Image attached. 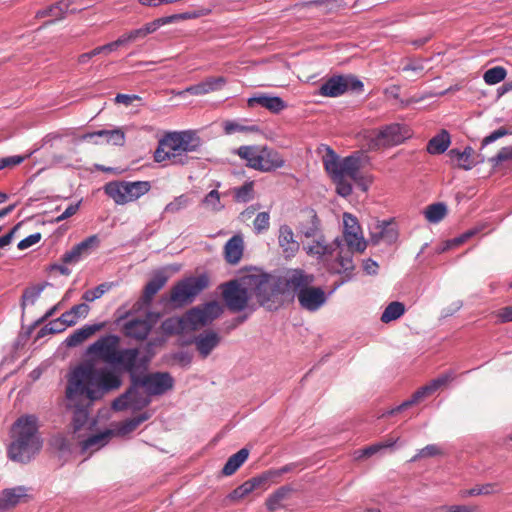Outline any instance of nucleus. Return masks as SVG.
<instances>
[{"label": "nucleus", "instance_id": "obj_3", "mask_svg": "<svg viewBox=\"0 0 512 512\" xmlns=\"http://www.w3.org/2000/svg\"><path fill=\"white\" fill-rule=\"evenodd\" d=\"M11 437L13 441L8 446V457L14 462H30L42 447L38 418L30 414L19 417L12 426Z\"/></svg>", "mask_w": 512, "mask_h": 512}, {"label": "nucleus", "instance_id": "obj_34", "mask_svg": "<svg viewBox=\"0 0 512 512\" xmlns=\"http://www.w3.org/2000/svg\"><path fill=\"white\" fill-rule=\"evenodd\" d=\"M103 327L102 323L98 324H86L81 328H78L73 333H71L66 339L65 343L68 347H75L85 341L88 337L94 334L96 331L100 330Z\"/></svg>", "mask_w": 512, "mask_h": 512}, {"label": "nucleus", "instance_id": "obj_50", "mask_svg": "<svg viewBox=\"0 0 512 512\" xmlns=\"http://www.w3.org/2000/svg\"><path fill=\"white\" fill-rule=\"evenodd\" d=\"M360 158L354 155L346 156L342 159V181H347L349 177L357 168H360Z\"/></svg>", "mask_w": 512, "mask_h": 512}, {"label": "nucleus", "instance_id": "obj_2", "mask_svg": "<svg viewBox=\"0 0 512 512\" xmlns=\"http://www.w3.org/2000/svg\"><path fill=\"white\" fill-rule=\"evenodd\" d=\"M119 345L120 337L118 335L107 334L92 343L88 352L109 364L111 367L108 368L115 371L120 377V373L131 370L147 357L154 356L152 342L147 343L143 353L137 347L119 348Z\"/></svg>", "mask_w": 512, "mask_h": 512}, {"label": "nucleus", "instance_id": "obj_28", "mask_svg": "<svg viewBox=\"0 0 512 512\" xmlns=\"http://www.w3.org/2000/svg\"><path fill=\"white\" fill-rule=\"evenodd\" d=\"M176 138H178V144L181 147L182 153L186 156L199 151L202 146L200 137L191 130L176 131Z\"/></svg>", "mask_w": 512, "mask_h": 512}, {"label": "nucleus", "instance_id": "obj_21", "mask_svg": "<svg viewBox=\"0 0 512 512\" xmlns=\"http://www.w3.org/2000/svg\"><path fill=\"white\" fill-rule=\"evenodd\" d=\"M335 250L339 249V255L336 259L339 268L335 271L338 274H344L345 279L339 284H343L345 281H348L352 278V272L355 269V265L353 263V252L350 250H345L343 241L340 237H336L334 239Z\"/></svg>", "mask_w": 512, "mask_h": 512}, {"label": "nucleus", "instance_id": "obj_55", "mask_svg": "<svg viewBox=\"0 0 512 512\" xmlns=\"http://www.w3.org/2000/svg\"><path fill=\"white\" fill-rule=\"evenodd\" d=\"M150 415L148 413H141L132 418L127 419L122 425V431L125 433L132 432L135 430L140 424L148 420Z\"/></svg>", "mask_w": 512, "mask_h": 512}, {"label": "nucleus", "instance_id": "obj_11", "mask_svg": "<svg viewBox=\"0 0 512 512\" xmlns=\"http://www.w3.org/2000/svg\"><path fill=\"white\" fill-rule=\"evenodd\" d=\"M221 288L223 300L231 312L238 313L247 308L251 292L249 286L244 284V277L240 281L234 279L223 283Z\"/></svg>", "mask_w": 512, "mask_h": 512}, {"label": "nucleus", "instance_id": "obj_58", "mask_svg": "<svg viewBox=\"0 0 512 512\" xmlns=\"http://www.w3.org/2000/svg\"><path fill=\"white\" fill-rule=\"evenodd\" d=\"M270 225V215L269 212H260L256 215L253 226L254 230L257 233H262L266 230H268Z\"/></svg>", "mask_w": 512, "mask_h": 512}, {"label": "nucleus", "instance_id": "obj_39", "mask_svg": "<svg viewBox=\"0 0 512 512\" xmlns=\"http://www.w3.org/2000/svg\"><path fill=\"white\" fill-rule=\"evenodd\" d=\"M297 7L310 8V7H322L324 13H334L345 6L344 0H311L303 1L296 4Z\"/></svg>", "mask_w": 512, "mask_h": 512}, {"label": "nucleus", "instance_id": "obj_5", "mask_svg": "<svg viewBox=\"0 0 512 512\" xmlns=\"http://www.w3.org/2000/svg\"><path fill=\"white\" fill-rule=\"evenodd\" d=\"M153 357L154 356L147 357V359L135 365V367H133L131 370H127L124 372L127 373L129 376L130 386L123 394H121L113 401L112 408L114 410L122 411L128 408H131L133 410H141L150 404V397H145L140 393L139 389L141 387H135L133 389V375H135V371L137 370H145L147 367H150V363Z\"/></svg>", "mask_w": 512, "mask_h": 512}, {"label": "nucleus", "instance_id": "obj_40", "mask_svg": "<svg viewBox=\"0 0 512 512\" xmlns=\"http://www.w3.org/2000/svg\"><path fill=\"white\" fill-rule=\"evenodd\" d=\"M248 456L249 450L247 448H242L235 454L231 455L222 469V474L225 476H231L234 474L248 459Z\"/></svg>", "mask_w": 512, "mask_h": 512}, {"label": "nucleus", "instance_id": "obj_46", "mask_svg": "<svg viewBox=\"0 0 512 512\" xmlns=\"http://www.w3.org/2000/svg\"><path fill=\"white\" fill-rule=\"evenodd\" d=\"M500 492L499 485L496 483H486L483 485H476L475 487L465 490L463 496H479V495H490Z\"/></svg>", "mask_w": 512, "mask_h": 512}, {"label": "nucleus", "instance_id": "obj_52", "mask_svg": "<svg viewBox=\"0 0 512 512\" xmlns=\"http://www.w3.org/2000/svg\"><path fill=\"white\" fill-rule=\"evenodd\" d=\"M223 130L225 134L231 135L236 132H254L258 131L259 129L256 125L244 126L236 121H225L223 124Z\"/></svg>", "mask_w": 512, "mask_h": 512}, {"label": "nucleus", "instance_id": "obj_47", "mask_svg": "<svg viewBox=\"0 0 512 512\" xmlns=\"http://www.w3.org/2000/svg\"><path fill=\"white\" fill-rule=\"evenodd\" d=\"M507 75V71L502 66H495L488 69L484 75L483 79L488 85H495L499 82L503 81Z\"/></svg>", "mask_w": 512, "mask_h": 512}, {"label": "nucleus", "instance_id": "obj_41", "mask_svg": "<svg viewBox=\"0 0 512 512\" xmlns=\"http://www.w3.org/2000/svg\"><path fill=\"white\" fill-rule=\"evenodd\" d=\"M305 250L308 255L316 256L320 259L323 256L332 255L335 251V245L334 242L331 244H326L324 235L321 234L320 236L316 237L315 242L307 246Z\"/></svg>", "mask_w": 512, "mask_h": 512}, {"label": "nucleus", "instance_id": "obj_25", "mask_svg": "<svg viewBox=\"0 0 512 512\" xmlns=\"http://www.w3.org/2000/svg\"><path fill=\"white\" fill-rule=\"evenodd\" d=\"M247 103L249 107H255L256 105H259L275 114L281 112L283 109L287 107V104L281 97L270 96L266 94H258L249 97Z\"/></svg>", "mask_w": 512, "mask_h": 512}, {"label": "nucleus", "instance_id": "obj_1", "mask_svg": "<svg viewBox=\"0 0 512 512\" xmlns=\"http://www.w3.org/2000/svg\"><path fill=\"white\" fill-rule=\"evenodd\" d=\"M122 385L120 376L107 366L85 363L76 366L67 379V406L74 410L73 428L80 430L88 420L89 408L95 401Z\"/></svg>", "mask_w": 512, "mask_h": 512}, {"label": "nucleus", "instance_id": "obj_38", "mask_svg": "<svg viewBox=\"0 0 512 512\" xmlns=\"http://www.w3.org/2000/svg\"><path fill=\"white\" fill-rule=\"evenodd\" d=\"M238 155L247 162V166L260 171L262 157L261 151L256 146H241Z\"/></svg>", "mask_w": 512, "mask_h": 512}, {"label": "nucleus", "instance_id": "obj_33", "mask_svg": "<svg viewBox=\"0 0 512 512\" xmlns=\"http://www.w3.org/2000/svg\"><path fill=\"white\" fill-rule=\"evenodd\" d=\"M261 157L263 160L260 171L262 172H272L285 165L282 155L274 149L264 148L261 151Z\"/></svg>", "mask_w": 512, "mask_h": 512}, {"label": "nucleus", "instance_id": "obj_13", "mask_svg": "<svg viewBox=\"0 0 512 512\" xmlns=\"http://www.w3.org/2000/svg\"><path fill=\"white\" fill-rule=\"evenodd\" d=\"M325 171L332 178L336 185V192L341 197H348L352 194L353 188L348 181H342V159L329 146H326V154L323 156Z\"/></svg>", "mask_w": 512, "mask_h": 512}, {"label": "nucleus", "instance_id": "obj_4", "mask_svg": "<svg viewBox=\"0 0 512 512\" xmlns=\"http://www.w3.org/2000/svg\"><path fill=\"white\" fill-rule=\"evenodd\" d=\"M208 285L209 277L205 273L198 276L185 277L177 281L169 293L161 296L160 304L164 308L181 309L192 304Z\"/></svg>", "mask_w": 512, "mask_h": 512}, {"label": "nucleus", "instance_id": "obj_49", "mask_svg": "<svg viewBox=\"0 0 512 512\" xmlns=\"http://www.w3.org/2000/svg\"><path fill=\"white\" fill-rule=\"evenodd\" d=\"M47 285H49V283H41L27 287L22 294V306H24L26 302L34 304Z\"/></svg>", "mask_w": 512, "mask_h": 512}, {"label": "nucleus", "instance_id": "obj_32", "mask_svg": "<svg viewBox=\"0 0 512 512\" xmlns=\"http://www.w3.org/2000/svg\"><path fill=\"white\" fill-rule=\"evenodd\" d=\"M67 3L64 0H60L44 9L38 10L35 14L36 18L52 17L53 19L45 22V25H50L56 21L65 18L66 14L69 13L67 10Z\"/></svg>", "mask_w": 512, "mask_h": 512}, {"label": "nucleus", "instance_id": "obj_51", "mask_svg": "<svg viewBox=\"0 0 512 512\" xmlns=\"http://www.w3.org/2000/svg\"><path fill=\"white\" fill-rule=\"evenodd\" d=\"M202 204L212 211L218 212L224 208V205L221 203L219 192L214 189L211 190L202 200Z\"/></svg>", "mask_w": 512, "mask_h": 512}, {"label": "nucleus", "instance_id": "obj_42", "mask_svg": "<svg viewBox=\"0 0 512 512\" xmlns=\"http://www.w3.org/2000/svg\"><path fill=\"white\" fill-rule=\"evenodd\" d=\"M343 244L347 246V250L362 253L367 247V241L360 234V231L343 232Z\"/></svg>", "mask_w": 512, "mask_h": 512}, {"label": "nucleus", "instance_id": "obj_7", "mask_svg": "<svg viewBox=\"0 0 512 512\" xmlns=\"http://www.w3.org/2000/svg\"><path fill=\"white\" fill-rule=\"evenodd\" d=\"M150 189L149 181H111L104 186L105 194L118 205L136 201Z\"/></svg>", "mask_w": 512, "mask_h": 512}, {"label": "nucleus", "instance_id": "obj_9", "mask_svg": "<svg viewBox=\"0 0 512 512\" xmlns=\"http://www.w3.org/2000/svg\"><path fill=\"white\" fill-rule=\"evenodd\" d=\"M347 91L360 94L364 91V83L353 74L333 75L319 87L318 94L323 97L336 98Z\"/></svg>", "mask_w": 512, "mask_h": 512}, {"label": "nucleus", "instance_id": "obj_48", "mask_svg": "<svg viewBox=\"0 0 512 512\" xmlns=\"http://www.w3.org/2000/svg\"><path fill=\"white\" fill-rule=\"evenodd\" d=\"M109 435H110V432L107 431V432L98 433V434L89 436L87 439H85L81 443L82 451L86 452L87 450H89L95 446L97 448L104 446L106 443V439L109 437Z\"/></svg>", "mask_w": 512, "mask_h": 512}, {"label": "nucleus", "instance_id": "obj_6", "mask_svg": "<svg viewBox=\"0 0 512 512\" xmlns=\"http://www.w3.org/2000/svg\"><path fill=\"white\" fill-rule=\"evenodd\" d=\"M133 389L142 387L149 397L162 396L172 390L175 380L169 372H149V367L145 370L135 371L133 375Z\"/></svg>", "mask_w": 512, "mask_h": 512}, {"label": "nucleus", "instance_id": "obj_20", "mask_svg": "<svg viewBox=\"0 0 512 512\" xmlns=\"http://www.w3.org/2000/svg\"><path fill=\"white\" fill-rule=\"evenodd\" d=\"M398 238V231L390 221H378L370 229L369 241L373 245H378L381 241L388 245L396 242Z\"/></svg>", "mask_w": 512, "mask_h": 512}, {"label": "nucleus", "instance_id": "obj_15", "mask_svg": "<svg viewBox=\"0 0 512 512\" xmlns=\"http://www.w3.org/2000/svg\"><path fill=\"white\" fill-rule=\"evenodd\" d=\"M338 287H340V284H337L331 291L326 293L321 286L311 284V286L299 295L297 299L298 304L300 308L305 311L316 312L327 303L329 297Z\"/></svg>", "mask_w": 512, "mask_h": 512}, {"label": "nucleus", "instance_id": "obj_61", "mask_svg": "<svg viewBox=\"0 0 512 512\" xmlns=\"http://www.w3.org/2000/svg\"><path fill=\"white\" fill-rule=\"evenodd\" d=\"M360 231V225L357 218L350 214L344 213L343 215V232Z\"/></svg>", "mask_w": 512, "mask_h": 512}, {"label": "nucleus", "instance_id": "obj_17", "mask_svg": "<svg viewBox=\"0 0 512 512\" xmlns=\"http://www.w3.org/2000/svg\"><path fill=\"white\" fill-rule=\"evenodd\" d=\"M167 281L168 276L164 271L155 272L145 285L142 297L133 305V310L139 311L143 307H149L154 296L166 285Z\"/></svg>", "mask_w": 512, "mask_h": 512}, {"label": "nucleus", "instance_id": "obj_22", "mask_svg": "<svg viewBox=\"0 0 512 512\" xmlns=\"http://www.w3.org/2000/svg\"><path fill=\"white\" fill-rule=\"evenodd\" d=\"M152 330V324L147 319L133 318L126 321L122 327L123 334L137 341H144Z\"/></svg>", "mask_w": 512, "mask_h": 512}, {"label": "nucleus", "instance_id": "obj_37", "mask_svg": "<svg viewBox=\"0 0 512 512\" xmlns=\"http://www.w3.org/2000/svg\"><path fill=\"white\" fill-rule=\"evenodd\" d=\"M309 214V221L299 224L298 233L305 238H316L322 234L321 223L315 210H310Z\"/></svg>", "mask_w": 512, "mask_h": 512}, {"label": "nucleus", "instance_id": "obj_54", "mask_svg": "<svg viewBox=\"0 0 512 512\" xmlns=\"http://www.w3.org/2000/svg\"><path fill=\"white\" fill-rule=\"evenodd\" d=\"M110 288V285L107 283L99 284L98 286L94 287L93 289L86 290L83 293L82 298L87 302H93L96 299H99L102 297Z\"/></svg>", "mask_w": 512, "mask_h": 512}, {"label": "nucleus", "instance_id": "obj_63", "mask_svg": "<svg viewBox=\"0 0 512 512\" xmlns=\"http://www.w3.org/2000/svg\"><path fill=\"white\" fill-rule=\"evenodd\" d=\"M28 156L13 155L8 157L0 158V170L17 166L25 161Z\"/></svg>", "mask_w": 512, "mask_h": 512}, {"label": "nucleus", "instance_id": "obj_64", "mask_svg": "<svg viewBox=\"0 0 512 512\" xmlns=\"http://www.w3.org/2000/svg\"><path fill=\"white\" fill-rule=\"evenodd\" d=\"M41 238H42V236H41V233H39V232L30 234L27 237H25L24 239H22L21 241H19L17 247L20 250L27 249V248L37 244L41 240Z\"/></svg>", "mask_w": 512, "mask_h": 512}, {"label": "nucleus", "instance_id": "obj_10", "mask_svg": "<svg viewBox=\"0 0 512 512\" xmlns=\"http://www.w3.org/2000/svg\"><path fill=\"white\" fill-rule=\"evenodd\" d=\"M194 159L195 157L186 156L182 153L181 147L178 144V138H176V131L169 132L162 137L154 152V160L157 163L168 160L171 165L184 166Z\"/></svg>", "mask_w": 512, "mask_h": 512}, {"label": "nucleus", "instance_id": "obj_24", "mask_svg": "<svg viewBox=\"0 0 512 512\" xmlns=\"http://www.w3.org/2000/svg\"><path fill=\"white\" fill-rule=\"evenodd\" d=\"M454 379V372L448 371L441 375H439L437 378L433 379L429 384L420 387L418 390H416L412 396L410 397L412 399V402L415 404L423 400L426 396L431 395L436 390H438L440 387L447 384L449 381Z\"/></svg>", "mask_w": 512, "mask_h": 512}, {"label": "nucleus", "instance_id": "obj_16", "mask_svg": "<svg viewBox=\"0 0 512 512\" xmlns=\"http://www.w3.org/2000/svg\"><path fill=\"white\" fill-rule=\"evenodd\" d=\"M403 126L398 123H392L379 129V131L369 141V148L372 150L381 147H391L401 144L405 140Z\"/></svg>", "mask_w": 512, "mask_h": 512}, {"label": "nucleus", "instance_id": "obj_36", "mask_svg": "<svg viewBox=\"0 0 512 512\" xmlns=\"http://www.w3.org/2000/svg\"><path fill=\"white\" fill-rule=\"evenodd\" d=\"M451 137L447 130L442 129L427 144V151L432 155L443 154L450 146Z\"/></svg>", "mask_w": 512, "mask_h": 512}, {"label": "nucleus", "instance_id": "obj_45", "mask_svg": "<svg viewBox=\"0 0 512 512\" xmlns=\"http://www.w3.org/2000/svg\"><path fill=\"white\" fill-rule=\"evenodd\" d=\"M234 199L240 203H247L254 197V184L252 181L245 182L242 186L233 189Z\"/></svg>", "mask_w": 512, "mask_h": 512}, {"label": "nucleus", "instance_id": "obj_23", "mask_svg": "<svg viewBox=\"0 0 512 512\" xmlns=\"http://www.w3.org/2000/svg\"><path fill=\"white\" fill-rule=\"evenodd\" d=\"M27 491L28 489L25 486L4 489L0 495V512H4L23 502L28 497Z\"/></svg>", "mask_w": 512, "mask_h": 512}, {"label": "nucleus", "instance_id": "obj_59", "mask_svg": "<svg viewBox=\"0 0 512 512\" xmlns=\"http://www.w3.org/2000/svg\"><path fill=\"white\" fill-rule=\"evenodd\" d=\"M507 135H512V130H509L505 127H500L499 129L491 132L489 135H487L486 137L483 138L481 147L484 148V147L488 146L489 144L495 142L496 140H498L504 136H507Z\"/></svg>", "mask_w": 512, "mask_h": 512}, {"label": "nucleus", "instance_id": "obj_19", "mask_svg": "<svg viewBox=\"0 0 512 512\" xmlns=\"http://www.w3.org/2000/svg\"><path fill=\"white\" fill-rule=\"evenodd\" d=\"M99 244V237L97 235H91L74 245L71 250L65 252L61 257V261L65 264L78 263L83 256L89 255L91 250L98 247Z\"/></svg>", "mask_w": 512, "mask_h": 512}, {"label": "nucleus", "instance_id": "obj_27", "mask_svg": "<svg viewBox=\"0 0 512 512\" xmlns=\"http://www.w3.org/2000/svg\"><path fill=\"white\" fill-rule=\"evenodd\" d=\"M266 484L267 475L260 474L258 476L252 477L251 479L245 481L244 483L236 487L229 493L228 498L231 500H238L244 498L245 496L253 492L255 489L261 488Z\"/></svg>", "mask_w": 512, "mask_h": 512}, {"label": "nucleus", "instance_id": "obj_31", "mask_svg": "<svg viewBox=\"0 0 512 512\" xmlns=\"http://www.w3.org/2000/svg\"><path fill=\"white\" fill-rule=\"evenodd\" d=\"M161 330L165 335H179L190 330L188 312L184 317H169L161 323Z\"/></svg>", "mask_w": 512, "mask_h": 512}, {"label": "nucleus", "instance_id": "obj_30", "mask_svg": "<svg viewBox=\"0 0 512 512\" xmlns=\"http://www.w3.org/2000/svg\"><path fill=\"white\" fill-rule=\"evenodd\" d=\"M244 241L241 235L232 236L224 246V257L227 263L238 264L242 258Z\"/></svg>", "mask_w": 512, "mask_h": 512}, {"label": "nucleus", "instance_id": "obj_62", "mask_svg": "<svg viewBox=\"0 0 512 512\" xmlns=\"http://www.w3.org/2000/svg\"><path fill=\"white\" fill-rule=\"evenodd\" d=\"M440 448L436 444H429L424 448L420 449L418 453L411 459V461H416L422 457H432L440 454Z\"/></svg>", "mask_w": 512, "mask_h": 512}, {"label": "nucleus", "instance_id": "obj_8", "mask_svg": "<svg viewBox=\"0 0 512 512\" xmlns=\"http://www.w3.org/2000/svg\"><path fill=\"white\" fill-rule=\"evenodd\" d=\"M244 284L248 285L260 305L265 306L278 295H282L279 277L269 274L247 275Z\"/></svg>", "mask_w": 512, "mask_h": 512}, {"label": "nucleus", "instance_id": "obj_29", "mask_svg": "<svg viewBox=\"0 0 512 512\" xmlns=\"http://www.w3.org/2000/svg\"><path fill=\"white\" fill-rule=\"evenodd\" d=\"M474 150L471 146H466L463 151L458 148H452L448 152L451 161L455 163L456 167L469 171L477 163L473 160Z\"/></svg>", "mask_w": 512, "mask_h": 512}, {"label": "nucleus", "instance_id": "obj_26", "mask_svg": "<svg viewBox=\"0 0 512 512\" xmlns=\"http://www.w3.org/2000/svg\"><path fill=\"white\" fill-rule=\"evenodd\" d=\"M194 343L201 356L206 358L219 345L220 336L215 331L207 330L197 335Z\"/></svg>", "mask_w": 512, "mask_h": 512}, {"label": "nucleus", "instance_id": "obj_12", "mask_svg": "<svg viewBox=\"0 0 512 512\" xmlns=\"http://www.w3.org/2000/svg\"><path fill=\"white\" fill-rule=\"evenodd\" d=\"M282 295L299 298L311 284L315 282V276L303 269H289L284 275L279 276Z\"/></svg>", "mask_w": 512, "mask_h": 512}, {"label": "nucleus", "instance_id": "obj_43", "mask_svg": "<svg viewBox=\"0 0 512 512\" xmlns=\"http://www.w3.org/2000/svg\"><path fill=\"white\" fill-rule=\"evenodd\" d=\"M447 205L443 202H436L428 205L424 210V216L430 223L440 222L447 214Z\"/></svg>", "mask_w": 512, "mask_h": 512}, {"label": "nucleus", "instance_id": "obj_35", "mask_svg": "<svg viewBox=\"0 0 512 512\" xmlns=\"http://www.w3.org/2000/svg\"><path fill=\"white\" fill-rule=\"evenodd\" d=\"M278 242L285 253L294 254L300 247L299 243L294 239L293 230L286 224L281 225L279 228Z\"/></svg>", "mask_w": 512, "mask_h": 512}, {"label": "nucleus", "instance_id": "obj_44", "mask_svg": "<svg viewBox=\"0 0 512 512\" xmlns=\"http://www.w3.org/2000/svg\"><path fill=\"white\" fill-rule=\"evenodd\" d=\"M405 313V305L399 301H393L388 304L381 315L383 323H389L397 320Z\"/></svg>", "mask_w": 512, "mask_h": 512}, {"label": "nucleus", "instance_id": "obj_18", "mask_svg": "<svg viewBox=\"0 0 512 512\" xmlns=\"http://www.w3.org/2000/svg\"><path fill=\"white\" fill-rule=\"evenodd\" d=\"M81 141H93L94 144H113L123 146L125 143V133L120 128L111 130L101 129L94 132H88L80 137Z\"/></svg>", "mask_w": 512, "mask_h": 512}, {"label": "nucleus", "instance_id": "obj_56", "mask_svg": "<svg viewBox=\"0 0 512 512\" xmlns=\"http://www.w3.org/2000/svg\"><path fill=\"white\" fill-rule=\"evenodd\" d=\"M509 160H512V145L502 147L495 156L489 158V162L494 168Z\"/></svg>", "mask_w": 512, "mask_h": 512}, {"label": "nucleus", "instance_id": "obj_57", "mask_svg": "<svg viewBox=\"0 0 512 512\" xmlns=\"http://www.w3.org/2000/svg\"><path fill=\"white\" fill-rule=\"evenodd\" d=\"M188 202L189 199L185 194L179 195L165 206L164 211L167 213H176L185 208Z\"/></svg>", "mask_w": 512, "mask_h": 512}, {"label": "nucleus", "instance_id": "obj_53", "mask_svg": "<svg viewBox=\"0 0 512 512\" xmlns=\"http://www.w3.org/2000/svg\"><path fill=\"white\" fill-rule=\"evenodd\" d=\"M201 83L205 89V93L208 94L220 90L227 83V79L223 76L208 77L201 81Z\"/></svg>", "mask_w": 512, "mask_h": 512}, {"label": "nucleus", "instance_id": "obj_60", "mask_svg": "<svg viewBox=\"0 0 512 512\" xmlns=\"http://www.w3.org/2000/svg\"><path fill=\"white\" fill-rule=\"evenodd\" d=\"M92 0H64L67 3V10L69 13H77L85 10L91 6Z\"/></svg>", "mask_w": 512, "mask_h": 512}, {"label": "nucleus", "instance_id": "obj_14", "mask_svg": "<svg viewBox=\"0 0 512 512\" xmlns=\"http://www.w3.org/2000/svg\"><path fill=\"white\" fill-rule=\"evenodd\" d=\"M188 312V321H190V330H196L200 326L210 324L218 318L223 309L217 301L206 302L203 305L191 308Z\"/></svg>", "mask_w": 512, "mask_h": 512}]
</instances>
